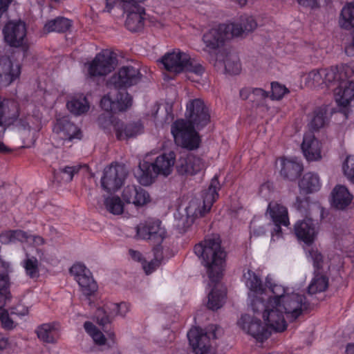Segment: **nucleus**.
Segmentation results:
<instances>
[{"mask_svg":"<svg viewBox=\"0 0 354 354\" xmlns=\"http://www.w3.org/2000/svg\"><path fill=\"white\" fill-rule=\"evenodd\" d=\"M153 228L158 229L160 240H163L167 234L166 230L162 226L159 220H149L145 223H141L136 227V235L143 239H151V234L156 233Z\"/></svg>","mask_w":354,"mask_h":354,"instance_id":"nucleus-34","label":"nucleus"},{"mask_svg":"<svg viewBox=\"0 0 354 354\" xmlns=\"http://www.w3.org/2000/svg\"><path fill=\"white\" fill-rule=\"evenodd\" d=\"M217 185V180L212 179L208 189L204 194L203 205L198 199H193L189 203L185 209L187 222L192 223L196 218L202 216L210 210L218 196Z\"/></svg>","mask_w":354,"mask_h":354,"instance_id":"nucleus-8","label":"nucleus"},{"mask_svg":"<svg viewBox=\"0 0 354 354\" xmlns=\"http://www.w3.org/2000/svg\"><path fill=\"white\" fill-rule=\"evenodd\" d=\"M250 93H251V89L243 88L240 91V96L243 100H246L248 98H250L251 100Z\"/></svg>","mask_w":354,"mask_h":354,"instance_id":"nucleus-63","label":"nucleus"},{"mask_svg":"<svg viewBox=\"0 0 354 354\" xmlns=\"http://www.w3.org/2000/svg\"><path fill=\"white\" fill-rule=\"evenodd\" d=\"M103 205L106 211L114 215H120L124 212V204L118 196L110 195L104 198Z\"/></svg>","mask_w":354,"mask_h":354,"instance_id":"nucleus-42","label":"nucleus"},{"mask_svg":"<svg viewBox=\"0 0 354 354\" xmlns=\"http://www.w3.org/2000/svg\"><path fill=\"white\" fill-rule=\"evenodd\" d=\"M268 96V93L261 88H256L251 89V100L257 101L258 104H260L261 101L266 99Z\"/></svg>","mask_w":354,"mask_h":354,"instance_id":"nucleus-56","label":"nucleus"},{"mask_svg":"<svg viewBox=\"0 0 354 354\" xmlns=\"http://www.w3.org/2000/svg\"><path fill=\"white\" fill-rule=\"evenodd\" d=\"M66 106L71 113L76 115L84 114L89 109V104L82 94H77L71 97Z\"/></svg>","mask_w":354,"mask_h":354,"instance_id":"nucleus-38","label":"nucleus"},{"mask_svg":"<svg viewBox=\"0 0 354 354\" xmlns=\"http://www.w3.org/2000/svg\"><path fill=\"white\" fill-rule=\"evenodd\" d=\"M338 69L335 67L313 70L304 75L303 81L309 88H330L337 80Z\"/></svg>","mask_w":354,"mask_h":354,"instance_id":"nucleus-11","label":"nucleus"},{"mask_svg":"<svg viewBox=\"0 0 354 354\" xmlns=\"http://www.w3.org/2000/svg\"><path fill=\"white\" fill-rule=\"evenodd\" d=\"M21 73V64L8 57L0 59V86L5 87L17 80Z\"/></svg>","mask_w":354,"mask_h":354,"instance_id":"nucleus-20","label":"nucleus"},{"mask_svg":"<svg viewBox=\"0 0 354 354\" xmlns=\"http://www.w3.org/2000/svg\"><path fill=\"white\" fill-rule=\"evenodd\" d=\"M10 346V343L7 337L0 333V351L6 350Z\"/></svg>","mask_w":354,"mask_h":354,"instance_id":"nucleus-61","label":"nucleus"},{"mask_svg":"<svg viewBox=\"0 0 354 354\" xmlns=\"http://www.w3.org/2000/svg\"><path fill=\"white\" fill-rule=\"evenodd\" d=\"M345 51L347 55H352L354 54V43L350 45H348L345 48Z\"/></svg>","mask_w":354,"mask_h":354,"instance_id":"nucleus-64","label":"nucleus"},{"mask_svg":"<svg viewBox=\"0 0 354 354\" xmlns=\"http://www.w3.org/2000/svg\"><path fill=\"white\" fill-rule=\"evenodd\" d=\"M230 38H232V35L230 34V30H228L227 24L218 25L203 35V40L205 44V50L209 53H215L216 55L219 50L223 49L220 48L224 42Z\"/></svg>","mask_w":354,"mask_h":354,"instance_id":"nucleus-13","label":"nucleus"},{"mask_svg":"<svg viewBox=\"0 0 354 354\" xmlns=\"http://www.w3.org/2000/svg\"><path fill=\"white\" fill-rule=\"evenodd\" d=\"M300 5L308 6L312 8L324 6L326 0H297Z\"/></svg>","mask_w":354,"mask_h":354,"instance_id":"nucleus-59","label":"nucleus"},{"mask_svg":"<svg viewBox=\"0 0 354 354\" xmlns=\"http://www.w3.org/2000/svg\"><path fill=\"white\" fill-rule=\"evenodd\" d=\"M71 26V21L64 17L57 18L55 19L48 21L44 25V30L46 32H64L68 30Z\"/></svg>","mask_w":354,"mask_h":354,"instance_id":"nucleus-45","label":"nucleus"},{"mask_svg":"<svg viewBox=\"0 0 354 354\" xmlns=\"http://www.w3.org/2000/svg\"><path fill=\"white\" fill-rule=\"evenodd\" d=\"M10 2L11 0H0V17L6 12Z\"/></svg>","mask_w":354,"mask_h":354,"instance_id":"nucleus-62","label":"nucleus"},{"mask_svg":"<svg viewBox=\"0 0 354 354\" xmlns=\"http://www.w3.org/2000/svg\"><path fill=\"white\" fill-rule=\"evenodd\" d=\"M339 25L346 30L354 28V1L342 8L339 17Z\"/></svg>","mask_w":354,"mask_h":354,"instance_id":"nucleus-40","label":"nucleus"},{"mask_svg":"<svg viewBox=\"0 0 354 354\" xmlns=\"http://www.w3.org/2000/svg\"><path fill=\"white\" fill-rule=\"evenodd\" d=\"M142 265L146 274H149L153 272L159 266L160 262L158 259L151 260L148 263H147L145 261H143Z\"/></svg>","mask_w":354,"mask_h":354,"instance_id":"nucleus-58","label":"nucleus"},{"mask_svg":"<svg viewBox=\"0 0 354 354\" xmlns=\"http://www.w3.org/2000/svg\"><path fill=\"white\" fill-rule=\"evenodd\" d=\"M328 121V111L326 106L319 107L313 113L310 125L313 129H318L323 127Z\"/></svg>","mask_w":354,"mask_h":354,"instance_id":"nucleus-43","label":"nucleus"},{"mask_svg":"<svg viewBox=\"0 0 354 354\" xmlns=\"http://www.w3.org/2000/svg\"><path fill=\"white\" fill-rule=\"evenodd\" d=\"M98 123L107 132L113 129L117 138L121 140L134 138L144 131V127L141 122H133L124 124L110 113L101 115L98 118Z\"/></svg>","mask_w":354,"mask_h":354,"instance_id":"nucleus-6","label":"nucleus"},{"mask_svg":"<svg viewBox=\"0 0 354 354\" xmlns=\"http://www.w3.org/2000/svg\"><path fill=\"white\" fill-rule=\"evenodd\" d=\"M189 61V55L176 49L162 56L160 62L167 71L178 74L184 72Z\"/></svg>","mask_w":354,"mask_h":354,"instance_id":"nucleus-21","label":"nucleus"},{"mask_svg":"<svg viewBox=\"0 0 354 354\" xmlns=\"http://www.w3.org/2000/svg\"><path fill=\"white\" fill-rule=\"evenodd\" d=\"M53 133L64 141H71L73 139H80V129L69 121L68 116L58 118L53 127Z\"/></svg>","mask_w":354,"mask_h":354,"instance_id":"nucleus-25","label":"nucleus"},{"mask_svg":"<svg viewBox=\"0 0 354 354\" xmlns=\"http://www.w3.org/2000/svg\"><path fill=\"white\" fill-rule=\"evenodd\" d=\"M19 122L24 131H26L27 129L29 131H32L35 132L40 129L39 118L28 115L25 122L20 119Z\"/></svg>","mask_w":354,"mask_h":354,"instance_id":"nucleus-48","label":"nucleus"},{"mask_svg":"<svg viewBox=\"0 0 354 354\" xmlns=\"http://www.w3.org/2000/svg\"><path fill=\"white\" fill-rule=\"evenodd\" d=\"M266 229L259 223V221L254 219L250 225V238H258L265 234Z\"/></svg>","mask_w":354,"mask_h":354,"instance_id":"nucleus-54","label":"nucleus"},{"mask_svg":"<svg viewBox=\"0 0 354 354\" xmlns=\"http://www.w3.org/2000/svg\"><path fill=\"white\" fill-rule=\"evenodd\" d=\"M205 162L197 156L189 154L182 156L176 163V170L182 175H195L205 168Z\"/></svg>","mask_w":354,"mask_h":354,"instance_id":"nucleus-26","label":"nucleus"},{"mask_svg":"<svg viewBox=\"0 0 354 354\" xmlns=\"http://www.w3.org/2000/svg\"><path fill=\"white\" fill-rule=\"evenodd\" d=\"M186 65L184 72L186 73L187 77L192 82H201L205 72L203 66L190 57L189 61Z\"/></svg>","mask_w":354,"mask_h":354,"instance_id":"nucleus-41","label":"nucleus"},{"mask_svg":"<svg viewBox=\"0 0 354 354\" xmlns=\"http://www.w3.org/2000/svg\"><path fill=\"white\" fill-rule=\"evenodd\" d=\"M129 255L131 259L135 261L140 262L142 263L144 261L142 254L138 250L129 249Z\"/></svg>","mask_w":354,"mask_h":354,"instance_id":"nucleus-60","label":"nucleus"},{"mask_svg":"<svg viewBox=\"0 0 354 354\" xmlns=\"http://www.w3.org/2000/svg\"><path fill=\"white\" fill-rule=\"evenodd\" d=\"M335 84L338 85L334 90L335 101L339 106L346 107L354 99V82L344 79L336 80L333 81V85Z\"/></svg>","mask_w":354,"mask_h":354,"instance_id":"nucleus-28","label":"nucleus"},{"mask_svg":"<svg viewBox=\"0 0 354 354\" xmlns=\"http://www.w3.org/2000/svg\"><path fill=\"white\" fill-rule=\"evenodd\" d=\"M146 0H106V10L109 12L117 2L122 9L128 12L126 19L127 28L132 32H136L144 26L145 10L141 4Z\"/></svg>","mask_w":354,"mask_h":354,"instance_id":"nucleus-7","label":"nucleus"},{"mask_svg":"<svg viewBox=\"0 0 354 354\" xmlns=\"http://www.w3.org/2000/svg\"><path fill=\"white\" fill-rule=\"evenodd\" d=\"M343 171L347 178L354 183V156H348L343 165Z\"/></svg>","mask_w":354,"mask_h":354,"instance_id":"nucleus-49","label":"nucleus"},{"mask_svg":"<svg viewBox=\"0 0 354 354\" xmlns=\"http://www.w3.org/2000/svg\"><path fill=\"white\" fill-rule=\"evenodd\" d=\"M19 116L17 102L14 100L4 99L0 100V153H10L11 149L7 147L2 139L6 128L15 124Z\"/></svg>","mask_w":354,"mask_h":354,"instance_id":"nucleus-9","label":"nucleus"},{"mask_svg":"<svg viewBox=\"0 0 354 354\" xmlns=\"http://www.w3.org/2000/svg\"><path fill=\"white\" fill-rule=\"evenodd\" d=\"M277 165L281 167V174L290 180L297 178L303 169L299 162L284 158L277 160Z\"/></svg>","mask_w":354,"mask_h":354,"instance_id":"nucleus-36","label":"nucleus"},{"mask_svg":"<svg viewBox=\"0 0 354 354\" xmlns=\"http://www.w3.org/2000/svg\"><path fill=\"white\" fill-rule=\"evenodd\" d=\"M328 285V279L324 275L315 272L308 286V292L310 294H315L324 291L327 288Z\"/></svg>","mask_w":354,"mask_h":354,"instance_id":"nucleus-44","label":"nucleus"},{"mask_svg":"<svg viewBox=\"0 0 354 354\" xmlns=\"http://www.w3.org/2000/svg\"><path fill=\"white\" fill-rule=\"evenodd\" d=\"M301 149L308 161H317L322 158V144L311 133L304 135Z\"/></svg>","mask_w":354,"mask_h":354,"instance_id":"nucleus-31","label":"nucleus"},{"mask_svg":"<svg viewBox=\"0 0 354 354\" xmlns=\"http://www.w3.org/2000/svg\"><path fill=\"white\" fill-rule=\"evenodd\" d=\"M81 165L67 166L59 169V172L63 174L62 179L65 182H70L73 180L74 174L79 172Z\"/></svg>","mask_w":354,"mask_h":354,"instance_id":"nucleus-51","label":"nucleus"},{"mask_svg":"<svg viewBox=\"0 0 354 354\" xmlns=\"http://www.w3.org/2000/svg\"><path fill=\"white\" fill-rule=\"evenodd\" d=\"M242 281L248 288V307L250 310L262 311L268 316L269 313H279L285 309L283 303L306 301L304 295L292 288L274 282L268 275L263 282L259 273L250 267L243 270Z\"/></svg>","mask_w":354,"mask_h":354,"instance_id":"nucleus-1","label":"nucleus"},{"mask_svg":"<svg viewBox=\"0 0 354 354\" xmlns=\"http://www.w3.org/2000/svg\"><path fill=\"white\" fill-rule=\"evenodd\" d=\"M353 196L346 187L336 185L331 192V205L337 209H345L353 201Z\"/></svg>","mask_w":354,"mask_h":354,"instance_id":"nucleus-33","label":"nucleus"},{"mask_svg":"<svg viewBox=\"0 0 354 354\" xmlns=\"http://www.w3.org/2000/svg\"><path fill=\"white\" fill-rule=\"evenodd\" d=\"M321 185L318 175L311 172L306 173L299 183L301 190L306 193L318 191L321 187Z\"/></svg>","mask_w":354,"mask_h":354,"instance_id":"nucleus-39","label":"nucleus"},{"mask_svg":"<svg viewBox=\"0 0 354 354\" xmlns=\"http://www.w3.org/2000/svg\"><path fill=\"white\" fill-rule=\"evenodd\" d=\"M140 80L138 68L133 66H123L114 75L111 82L115 87H128L137 84Z\"/></svg>","mask_w":354,"mask_h":354,"instance_id":"nucleus-27","label":"nucleus"},{"mask_svg":"<svg viewBox=\"0 0 354 354\" xmlns=\"http://www.w3.org/2000/svg\"><path fill=\"white\" fill-rule=\"evenodd\" d=\"M194 252L201 259L211 282L218 281L226 266V252L221 247L219 237L205 239L195 245Z\"/></svg>","mask_w":354,"mask_h":354,"instance_id":"nucleus-4","label":"nucleus"},{"mask_svg":"<svg viewBox=\"0 0 354 354\" xmlns=\"http://www.w3.org/2000/svg\"><path fill=\"white\" fill-rule=\"evenodd\" d=\"M117 65L116 57L105 50L96 55L90 62L85 64L84 73L89 77L104 76L111 73Z\"/></svg>","mask_w":354,"mask_h":354,"instance_id":"nucleus-10","label":"nucleus"},{"mask_svg":"<svg viewBox=\"0 0 354 354\" xmlns=\"http://www.w3.org/2000/svg\"><path fill=\"white\" fill-rule=\"evenodd\" d=\"M227 26L232 37H239L253 31L257 24L252 16L243 15L237 21L227 24Z\"/></svg>","mask_w":354,"mask_h":354,"instance_id":"nucleus-32","label":"nucleus"},{"mask_svg":"<svg viewBox=\"0 0 354 354\" xmlns=\"http://www.w3.org/2000/svg\"><path fill=\"white\" fill-rule=\"evenodd\" d=\"M1 268L8 269V267L7 265L0 261V268ZM6 270H4L3 272L0 274V321L3 328L11 330L16 326V324L10 318L7 310L3 308L10 295L8 291L10 280L9 277H7Z\"/></svg>","mask_w":354,"mask_h":354,"instance_id":"nucleus-16","label":"nucleus"},{"mask_svg":"<svg viewBox=\"0 0 354 354\" xmlns=\"http://www.w3.org/2000/svg\"><path fill=\"white\" fill-rule=\"evenodd\" d=\"M24 268L26 270V274L32 278L38 277L39 275V265L38 261L35 257H29L26 256V260L24 261Z\"/></svg>","mask_w":354,"mask_h":354,"instance_id":"nucleus-47","label":"nucleus"},{"mask_svg":"<svg viewBox=\"0 0 354 354\" xmlns=\"http://www.w3.org/2000/svg\"><path fill=\"white\" fill-rule=\"evenodd\" d=\"M130 310V306L126 302H106L103 308L97 310L95 317L100 325L111 322L115 317H124Z\"/></svg>","mask_w":354,"mask_h":354,"instance_id":"nucleus-17","label":"nucleus"},{"mask_svg":"<svg viewBox=\"0 0 354 354\" xmlns=\"http://www.w3.org/2000/svg\"><path fill=\"white\" fill-rule=\"evenodd\" d=\"M100 104L106 111L116 113L129 108L132 104V99L127 92L114 88L102 97Z\"/></svg>","mask_w":354,"mask_h":354,"instance_id":"nucleus-12","label":"nucleus"},{"mask_svg":"<svg viewBox=\"0 0 354 354\" xmlns=\"http://www.w3.org/2000/svg\"><path fill=\"white\" fill-rule=\"evenodd\" d=\"M127 176L124 167L120 165H111L104 169L101 179L102 188L108 192L117 191L123 184Z\"/></svg>","mask_w":354,"mask_h":354,"instance_id":"nucleus-15","label":"nucleus"},{"mask_svg":"<svg viewBox=\"0 0 354 354\" xmlns=\"http://www.w3.org/2000/svg\"><path fill=\"white\" fill-rule=\"evenodd\" d=\"M336 68L338 69V80H347L348 77L354 74V62Z\"/></svg>","mask_w":354,"mask_h":354,"instance_id":"nucleus-52","label":"nucleus"},{"mask_svg":"<svg viewBox=\"0 0 354 354\" xmlns=\"http://www.w3.org/2000/svg\"><path fill=\"white\" fill-rule=\"evenodd\" d=\"M225 288L220 283H216L208 295L207 307L213 310L220 308L225 303Z\"/></svg>","mask_w":354,"mask_h":354,"instance_id":"nucleus-37","label":"nucleus"},{"mask_svg":"<svg viewBox=\"0 0 354 354\" xmlns=\"http://www.w3.org/2000/svg\"><path fill=\"white\" fill-rule=\"evenodd\" d=\"M267 214L270 215L272 221L275 224V227L272 232L271 238L272 241H275L281 235L280 225L288 226L290 224L288 210L284 206L277 203L272 202L268 204Z\"/></svg>","mask_w":354,"mask_h":354,"instance_id":"nucleus-23","label":"nucleus"},{"mask_svg":"<svg viewBox=\"0 0 354 354\" xmlns=\"http://www.w3.org/2000/svg\"><path fill=\"white\" fill-rule=\"evenodd\" d=\"M186 120H178L171 126V133L176 145L194 150L201 143V138L195 131L208 124L210 114L208 106L201 98L190 100L186 105Z\"/></svg>","mask_w":354,"mask_h":354,"instance_id":"nucleus-3","label":"nucleus"},{"mask_svg":"<svg viewBox=\"0 0 354 354\" xmlns=\"http://www.w3.org/2000/svg\"><path fill=\"white\" fill-rule=\"evenodd\" d=\"M37 337L43 342L55 344L61 335V325L59 322H53L39 325L36 328Z\"/></svg>","mask_w":354,"mask_h":354,"instance_id":"nucleus-30","label":"nucleus"},{"mask_svg":"<svg viewBox=\"0 0 354 354\" xmlns=\"http://www.w3.org/2000/svg\"><path fill=\"white\" fill-rule=\"evenodd\" d=\"M176 163V155L173 151L158 156L151 164L145 162L139 166L136 172L138 182L142 185H149L158 176L167 177L171 174Z\"/></svg>","mask_w":354,"mask_h":354,"instance_id":"nucleus-5","label":"nucleus"},{"mask_svg":"<svg viewBox=\"0 0 354 354\" xmlns=\"http://www.w3.org/2000/svg\"><path fill=\"white\" fill-rule=\"evenodd\" d=\"M258 194L262 198L268 201L272 198L274 190L271 183L269 182L262 184L258 190Z\"/></svg>","mask_w":354,"mask_h":354,"instance_id":"nucleus-55","label":"nucleus"},{"mask_svg":"<svg viewBox=\"0 0 354 354\" xmlns=\"http://www.w3.org/2000/svg\"><path fill=\"white\" fill-rule=\"evenodd\" d=\"M29 307L24 304H18L12 308V313L20 317H23L28 315Z\"/></svg>","mask_w":354,"mask_h":354,"instance_id":"nucleus-57","label":"nucleus"},{"mask_svg":"<svg viewBox=\"0 0 354 354\" xmlns=\"http://www.w3.org/2000/svg\"><path fill=\"white\" fill-rule=\"evenodd\" d=\"M3 35L6 44L12 47L22 46L26 44V27L21 21H11L6 24Z\"/></svg>","mask_w":354,"mask_h":354,"instance_id":"nucleus-18","label":"nucleus"},{"mask_svg":"<svg viewBox=\"0 0 354 354\" xmlns=\"http://www.w3.org/2000/svg\"><path fill=\"white\" fill-rule=\"evenodd\" d=\"M122 199L137 208L143 207L151 201L150 194L145 189L136 185H128L122 191Z\"/></svg>","mask_w":354,"mask_h":354,"instance_id":"nucleus-24","label":"nucleus"},{"mask_svg":"<svg viewBox=\"0 0 354 354\" xmlns=\"http://www.w3.org/2000/svg\"><path fill=\"white\" fill-rule=\"evenodd\" d=\"M306 301L283 303L284 310L279 313L264 315L262 311L251 310L254 316L243 314L237 321V325L245 333L250 335L257 341L263 342L268 338L272 331L282 332L287 328L286 319H295L301 315Z\"/></svg>","mask_w":354,"mask_h":354,"instance_id":"nucleus-2","label":"nucleus"},{"mask_svg":"<svg viewBox=\"0 0 354 354\" xmlns=\"http://www.w3.org/2000/svg\"><path fill=\"white\" fill-rule=\"evenodd\" d=\"M212 333L209 335L207 333H204L203 330L198 327H194L189 330L187 333V337L194 352L196 354H205L208 352L210 344V336L216 338V331L220 328L216 326L210 328Z\"/></svg>","mask_w":354,"mask_h":354,"instance_id":"nucleus-14","label":"nucleus"},{"mask_svg":"<svg viewBox=\"0 0 354 354\" xmlns=\"http://www.w3.org/2000/svg\"><path fill=\"white\" fill-rule=\"evenodd\" d=\"M216 61L223 63L225 71L230 74L236 75L241 71V64L237 55L227 49L219 50Z\"/></svg>","mask_w":354,"mask_h":354,"instance_id":"nucleus-35","label":"nucleus"},{"mask_svg":"<svg viewBox=\"0 0 354 354\" xmlns=\"http://www.w3.org/2000/svg\"><path fill=\"white\" fill-rule=\"evenodd\" d=\"M85 332L92 338L95 344L102 346L106 344V338L103 333L91 322L84 323Z\"/></svg>","mask_w":354,"mask_h":354,"instance_id":"nucleus-46","label":"nucleus"},{"mask_svg":"<svg viewBox=\"0 0 354 354\" xmlns=\"http://www.w3.org/2000/svg\"><path fill=\"white\" fill-rule=\"evenodd\" d=\"M71 274L78 283L85 295H91L97 290V284L92 277L91 273L84 265L75 263L70 269Z\"/></svg>","mask_w":354,"mask_h":354,"instance_id":"nucleus-19","label":"nucleus"},{"mask_svg":"<svg viewBox=\"0 0 354 354\" xmlns=\"http://www.w3.org/2000/svg\"><path fill=\"white\" fill-rule=\"evenodd\" d=\"M306 253L308 261L313 262L314 267L319 268L323 261V257L317 249L312 248L306 250Z\"/></svg>","mask_w":354,"mask_h":354,"instance_id":"nucleus-50","label":"nucleus"},{"mask_svg":"<svg viewBox=\"0 0 354 354\" xmlns=\"http://www.w3.org/2000/svg\"><path fill=\"white\" fill-rule=\"evenodd\" d=\"M16 241L32 243L36 246L44 243V240L42 237L28 235L26 232L21 230L6 231L0 234V242L3 244H9Z\"/></svg>","mask_w":354,"mask_h":354,"instance_id":"nucleus-29","label":"nucleus"},{"mask_svg":"<svg viewBox=\"0 0 354 354\" xmlns=\"http://www.w3.org/2000/svg\"><path fill=\"white\" fill-rule=\"evenodd\" d=\"M295 233L297 239L305 245H311L316 240L319 233L317 223L307 218L298 221L295 225Z\"/></svg>","mask_w":354,"mask_h":354,"instance_id":"nucleus-22","label":"nucleus"},{"mask_svg":"<svg viewBox=\"0 0 354 354\" xmlns=\"http://www.w3.org/2000/svg\"><path fill=\"white\" fill-rule=\"evenodd\" d=\"M272 98L274 100L281 99L288 92L287 88L277 82H273L271 84Z\"/></svg>","mask_w":354,"mask_h":354,"instance_id":"nucleus-53","label":"nucleus"}]
</instances>
